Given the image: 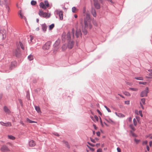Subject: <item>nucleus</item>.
Instances as JSON below:
<instances>
[{
  "label": "nucleus",
  "instance_id": "1",
  "mask_svg": "<svg viewBox=\"0 0 152 152\" xmlns=\"http://www.w3.org/2000/svg\"><path fill=\"white\" fill-rule=\"evenodd\" d=\"M83 14L84 16L83 24V23L82 19L80 23L82 26V32L85 35H86L87 33V28H89L91 29L92 28V25L91 23V20L89 13L88 12H86L85 7L83 8Z\"/></svg>",
  "mask_w": 152,
  "mask_h": 152
},
{
  "label": "nucleus",
  "instance_id": "2",
  "mask_svg": "<svg viewBox=\"0 0 152 152\" xmlns=\"http://www.w3.org/2000/svg\"><path fill=\"white\" fill-rule=\"evenodd\" d=\"M17 48L13 50V55L16 57H18L20 56V46L23 50H24V47L23 44L21 42H19L17 43Z\"/></svg>",
  "mask_w": 152,
  "mask_h": 152
},
{
  "label": "nucleus",
  "instance_id": "3",
  "mask_svg": "<svg viewBox=\"0 0 152 152\" xmlns=\"http://www.w3.org/2000/svg\"><path fill=\"white\" fill-rule=\"evenodd\" d=\"M74 33L75 30L74 28H72V29L71 31V34L70 32H68L67 34L66 35L65 33H63L62 35V41H64L65 39V37H66V39L67 40H69L72 37V38H74Z\"/></svg>",
  "mask_w": 152,
  "mask_h": 152
},
{
  "label": "nucleus",
  "instance_id": "4",
  "mask_svg": "<svg viewBox=\"0 0 152 152\" xmlns=\"http://www.w3.org/2000/svg\"><path fill=\"white\" fill-rule=\"evenodd\" d=\"M38 14L41 17H42L46 18H49L50 16V13L44 12L42 10H39Z\"/></svg>",
  "mask_w": 152,
  "mask_h": 152
},
{
  "label": "nucleus",
  "instance_id": "5",
  "mask_svg": "<svg viewBox=\"0 0 152 152\" xmlns=\"http://www.w3.org/2000/svg\"><path fill=\"white\" fill-rule=\"evenodd\" d=\"M148 91V88L146 87L145 90L142 92L140 94V96L143 97L144 96H147V94Z\"/></svg>",
  "mask_w": 152,
  "mask_h": 152
},
{
  "label": "nucleus",
  "instance_id": "6",
  "mask_svg": "<svg viewBox=\"0 0 152 152\" xmlns=\"http://www.w3.org/2000/svg\"><path fill=\"white\" fill-rule=\"evenodd\" d=\"M50 42H46L43 46L42 49L44 50H47L49 49L50 47Z\"/></svg>",
  "mask_w": 152,
  "mask_h": 152
},
{
  "label": "nucleus",
  "instance_id": "7",
  "mask_svg": "<svg viewBox=\"0 0 152 152\" xmlns=\"http://www.w3.org/2000/svg\"><path fill=\"white\" fill-rule=\"evenodd\" d=\"M94 5L96 8L99 9L100 8V6L98 0H93Z\"/></svg>",
  "mask_w": 152,
  "mask_h": 152
},
{
  "label": "nucleus",
  "instance_id": "8",
  "mask_svg": "<svg viewBox=\"0 0 152 152\" xmlns=\"http://www.w3.org/2000/svg\"><path fill=\"white\" fill-rule=\"evenodd\" d=\"M74 45V42L73 41H70L68 43L67 47L69 49H71L72 48Z\"/></svg>",
  "mask_w": 152,
  "mask_h": 152
},
{
  "label": "nucleus",
  "instance_id": "9",
  "mask_svg": "<svg viewBox=\"0 0 152 152\" xmlns=\"http://www.w3.org/2000/svg\"><path fill=\"white\" fill-rule=\"evenodd\" d=\"M56 13L57 15H58L60 19L62 20L63 19V12L61 11H57Z\"/></svg>",
  "mask_w": 152,
  "mask_h": 152
},
{
  "label": "nucleus",
  "instance_id": "10",
  "mask_svg": "<svg viewBox=\"0 0 152 152\" xmlns=\"http://www.w3.org/2000/svg\"><path fill=\"white\" fill-rule=\"evenodd\" d=\"M17 63L16 61H14L11 62L10 67V69H12L14 68L17 66Z\"/></svg>",
  "mask_w": 152,
  "mask_h": 152
},
{
  "label": "nucleus",
  "instance_id": "11",
  "mask_svg": "<svg viewBox=\"0 0 152 152\" xmlns=\"http://www.w3.org/2000/svg\"><path fill=\"white\" fill-rule=\"evenodd\" d=\"M81 33L80 29H77L76 31L75 35L77 37H78L81 35Z\"/></svg>",
  "mask_w": 152,
  "mask_h": 152
},
{
  "label": "nucleus",
  "instance_id": "12",
  "mask_svg": "<svg viewBox=\"0 0 152 152\" xmlns=\"http://www.w3.org/2000/svg\"><path fill=\"white\" fill-rule=\"evenodd\" d=\"M140 106L142 107V109H144V107L142 106L143 104H145V99L144 98L141 99V101L140 102Z\"/></svg>",
  "mask_w": 152,
  "mask_h": 152
},
{
  "label": "nucleus",
  "instance_id": "13",
  "mask_svg": "<svg viewBox=\"0 0 152 152\" xmlns=\"http://www.w3.org/2000/svg\"><path fill=\"white\" fill-rule=\"evenodd\" d=\"M40 7L44 9V10L46 9L47 7L45 6V4L43 2H41L39 5Z\"/></svg>",
  "mask_w": 152,
  "mask_h": 152
},
{
  "label": "nucleus",
  "instance_id": "14",
  "mask_svg": "<svg viewBox=\"0 0 152 152\" xmlns=\"http://www.w3.org/2000/svg\"><path fill=\"white\" fill-rule=\"evenodd\" d=\"M91 13L94 17H96V14L95 10V9L93 8H92L91 9Z\"/></svg>",
  "mask_w": 152,
  "mask_h": 152
},
{
  "label": "nucleus",
  "instance_id": "15",
  "mask_svg": "<svg viewBox=\"0 0 152 152\" xmlns=\"http://www.w3.org/2000/svg\"><path fill=\"white\" fill-rule=\"evenodd\" d=\"M29 146L33 147L35 146L36 144L35 142L33 140H31L29 142Z\"/></svg>",
  "mask_w": 152,
  "mask_h": 152
},
{
  "label": "nucleus",
  "instance_id": "16",
  "mask_svg": "<svg viewBox=\"0 0 152 152\" xmlns=\"http://www.w3.org/2000/svg\"><path fill=\"white\" fill-rule=\"evenodd\" d=\"M1 150L3 151H9V149L5 145L3 146L1 148Z\"/></svg>",
  "mask_w": 152,
  "mask_h": 152
},
{
  "label": "nucleus",
  "instance_id": "17",
  "mask_svg": "<svg viewBox=\"0 0 152 152\" xmlns=\"http://www.w3.org/2000/svg\"><path fill=\"white\" fill-rule=\"evenodd\" d=\"M133 121L134 125L135 126H136L137 124V121H138V118L137 117L136 118H134Z\"/></svg>",
  "mask_w": 152,
  "mask_h": 152
},
{
  "label": "nucleus",
  "instance_id": "18",
  "mask_svg": "<svg viewBox=\"0 0 152 152\" xmlns=\"http://www.w3.org/2000/svg\"><path fill=\"white\" fill-rule=\"evenodd\" d=\"M42 30L44 31H46L47 27L46 24H45L42 25Z\"/></svg>",
  "mask_w": 152,
  "mask_h": 152
},
{
  "label": "nucleus",
  "instance_id": "19",
  "mask_svg": "<svg viewBox=\"0 0 152 152\" xmlns=\"http://www.w3.org/2000/svg\"><path fill=\"white\" fill-rule=\"evenodd\" d=\"M35 109L37 112L39 113H41V112L40 108L39 106H35Z\"/></svg>",
  "mask_w": 152,
  "mask_h": 152
},
{
  "label": "nucleus",
  "instance_id": "20",
  "mask_svg": "<svg viewBox=\"0 0 152 152\" xmlns=\"http://www.w3.org/2000/svg\"><path fill=\"white\" fill-rule=\"evenodd\" d=\"M19 15L20 17L22 19H25V20H26V18L23 15V14L22 13L21 10L20 11L19 13Z\"/></svg>",
  "mask_w": 152,
  "mask_h": 152
},
{
  "label": "nucleus",
  "instance_id": "21",
  "mask_svg": "<svg viewBox=\"0 0 152 152\" xmlns=\"http://www.w3.org/2000/svg\"><path fill=\"white\" fill-rule=\"evenodd\" d=\"M4 110L5 112L7 113H10V110L8 109V108L6 106H5L4 107Z\"/></svg>",
  "mask_w": 152,
  "mask_h": 152
},
{
  "label": "nucleus",
  "instance_id": "22",
  "mask_svg": "<svg viewBox=\"0 0 152 152\" xmlns=\"http://www.w3.org/2000/svg\"><path fill=\"white\" fill-rule=\"evenodd\" d=\"M63 142L64 143V144H65L66 146L68 148H70V146H69L68 142H66L65 141H63Z\"/></svg>",
  "mask_w": 152,
  "mask_h": 152
},
{
  "label": "nucleus",
  "instance_id": "23",
  "mask_svg": "<svg viewBox=\"0 0 152 152\" xmlns=\"http://www.w3.org/2000/svg\"><path fill=\"white\" fill-rule=\"evenodd\" d=\"M67 45H63L62 47V50L63 51H64L67 48Z\"/></svg>",
  "mask_w": 152,
  "mask_h": 152
},
{
  "label": "nucleus",
  "instance_id": "24",
  "mask_svg": "<svg viewBox=\"0 0 152 152\" xmlns=\"http://www.w3.org/2000/svg\"><path fill=\"white\" fill-rule=\"evenodd\" d=\"M148 71L150 72V73L148 74L149 77H146L147 78H152V69L149 70Z\"/></svg>",
  "mask_w": 152,
  "mask_h": 152
},
{
  "label": "nucleus",
  "instance_id": "25",
  "mask_svg": "<svg viewBox=\"0 0 152 152\" xmlns=\"http://www.w3.org/2000/svg\"><path fill=\"white\" fill-rule=\"evenodd\" d=\"M116 114L119 117L123 118L125 117V115L124 114L121 113H119L117 114V113H116Z\"/></svg>",
  "mask_w": 152,
  "mask_h": 152
},
{
  "label": "nucleus",
  "instance_id": "26",
  "mask_svg": "<svg viewBox=\"0 0 152 152\" xmlns=\"http://www.w3.org/2000/svg\"><path fill=\"white\" fill-rule=\"evenodd\" d=\"M26 120L29 123H37V122H36L35 121L30 120V119H29V118H26Z\"/></svg>",
  "mask_w": 152,
  "mask_h": 152
},
{
  "label": "nucleus",
  "instance_id": "27",
  "mask_svg": "<svg viewBox=\"0 0 152 152\" xmlns=\"http://www.w3.org/2000/svg\"><path fill=\"white\" fill-rule=\"evenodd\" d=\"M129 90L134 91H137L138 89L137 88H129Z\"/></svg>",
  "mask_w": 152,
  "mask_h": 152
},
{
  "label": "nucleus",
  "instance_id": "28",
  "mask_svg": "<svg viewBox=\"0 0 152 152\" xmlns=\"http://www.w3.org/2000/svg\"><path fill=\"white\" fill-rule=\"evenodd\" d=\"M28 59L30 61L32 60L34 58L33 56L31 55H30L28 56Z\"/></svg>",
  "mask_w": 152,
  "mask_h": 152
},
{
  "label": "nucleus",
  "instance_id": "29",
  "mask_svg": "<svg viewBox=\"0 0 152 152\" xmlns=\"http://www.w3.org/2000/svg\"><path fill=\"white\" fill-rule=\"evenodd\" d=\"M45 5V6L47 7H49V4L47 1H44V3Z\"/></svg>",
  "mask_w": 152,
  "mask_h": 152
},
{
  "label": "nucleus",
  "instance_id": "30",
  "mask_svg": "<svg viewBox=\"0 0 152 152\" xmlns=\"http://www.w3.org/2000/svg\"><path fill=\"white\" fill-rule=\"evenodd\" d=\"M77 10V8L75 7H73L72 8V11L73 13L76 12V11Z\"/></svg>",
  "mask_w": 152,
  "mask_h": 152
},
{
  "label": "nucleus",
  "instance_id": "31",
  "mask_svg": "<svg viewBox=\"0 0 152 152\" xmlns=\"http://www.w3.org/2000/svg\"><path fill=\"white\" fill-rule=\"evenodd\" d=\"M31 5H35L37 4V2L34 0H32L31 2Z\"/></svg>",
  "mask_w": 152,
  "mask_h": 152
},
{
  "label": "nucleus",
  "instance_id": "32",
  "mask_svg": "<svg viewBox=\"0 0 152 152\" xmlns=\"http://www.w3.org/2000/svg\"><path fill=\"white\" fill-rule=\"evenodd\" d=\"M134 78L136 80H143V78L141 77H135Z\"/></svg>",
  "mask_w": 152,
  "mask_h": 152
},
{
  "label": "nucleus",
  "instance_id": "33",
  "mask_svg": "<svg viewBox=\"0 0 152 152\" xmlns=\"http://www.w3.org/2000/svg\"><path fill=\"white\" fill-rule=\"evenodd\" d=\"M54 27V24H52L49 26V29L50 30L52 29Z\"/></svg>",
  "mask_w": 152,
  "mask_h": 152
},
{
  "label": "nucleus",
  "instance_id": "34",
  "mask_svg": "<svg viewBox=\"0 0 152 152\" xmlns=\"http://www.w3.org/2000/svg\"><path fill=\"white\" fill-rule=\"evenodd\" d=\"M124 93L125 95L128 96H130L131 95L127 91H125Z\"/></svg>",
  "mask_w": 152,
  "mask_h": 152
},
{
  "label": "nucleus",
  "instance_id": "35",
  "mask_svg": "<svg viewBox=\"0 0 152 152\" xmlns=\"http://www.w3.org/2000/svg\"><path fill=\"white\" fill-rule=\"evenodd\" d=\"M5 126H12L10 122H8L6 123H5Z\"/></svg>",
  "mask_w": 152,
  "mask_h": 152
},
{
  "label": "nucleus",
  "instance_id": "36",
  "mask_svg": "<svg viewBox=\"0 0 152 152\" xmlns=\"http://www.w3.org/2000/svg\"><path fill=\"white\" fill-rule=\"evenodd\" d=\"M8 137L9 139L12 140H14L15 139V137L14 136H13L12 135H8Z\"/></svg>",
  "mask_w": 152,
  "mask_h": 152
},
{
  "label": "nucleus",
  "instance_id": "37",
  "mask_svg": "<svg viewBox=\"0 0 152 152\" xmlns=\"http://www.w3.org/2000/svg\"><path fill=\"white\" fill-rule=\"evenodd\" d=\"M6 9L7 11L9 13L10 11V7L7 5H6Z\"/></svg>",
  "mask_w": 152,
  "mask_h": 152
},
{
  "label": "nucleus",
  "instance_id": "38",
  "mask_svg": "<svg viewBox=\"0 0 152 152\" xmlns=\"http://www.w3.org/2000/svg\"><path fill=\"white\" fill-rule=\"evenodd\" d=\"M94 119H95V122H96V121H98L99 120V118L96 115H94Z\"/></svg>",
  "mask_w": 152,
  "mask_h": 152
},
{
  "label": "nucleus",
  "instance_id": "39",
  "mask_svg": "<svg viewBox=\"0 0 152 152\" xmlns=\"http://www.w3.org/2000/svg\"><path fill=\"white\" fill-rule=\"evenodd\" d=\"M60 42V41L59 40H58L56 41V42L55 43V44H54V45L56 46H56H57L58 45Z\"/></svg>",
  "mask_w": 152,
  "mask_h": 152
},
{
  "label": "nucleus",
  "instance_id": "40",
  "mask_svg": "<svg viewBox=\"0 0 152 152\" xmlns=\"http://www.w3.org/2000/svg\"><path fill=\"white\" fill-rule=\"evenodd\" d=\"M104 107L107 109V110L108 112L110 113L111 112V111L110 109L109 108H108L107 106H104Z\"/></svg>",
  "mask_w": 152,
  "mask_h": 152
},
{
  "label": "nucleus",
  "instance_id": "41",
  "mask_svg": "<svg viewBox=\"0 0 152 152\" xmlns=\"http://www.w3.org/2000/svg\"><path fill=\"white\" fill-rule=\"evenodd\" d=\"M87 146L89 148L90 150L92 151H94V149L91 148L90 146H88V145H87Z\"/></svg>",
  "mask_w": 152,
  "mask_h": 152
},
{
  "label": "nucleus",
  "instance_id": "42",
  "mask_svg": "<svg viewBox=\"0 0 152 152\" xmlns=\"http://www.w3.org/2000/svg\"><path fill=\"white\" fill-rule=\"evenodd\" d=\"M130 126L133 131H135V128L133 127V126L132 125H130Z\"/></svg>",
  "mask_w": 152,
  "mask_h": 152
},
{
  "label": "nucleus",
  "instance_id": "43",
  "mask_svg": "<svg viewBox=\"0 0 152 152\" xmlns=\"http://www.w3.org/2000/svg\"><path fill=\"white\" fill-rule=\"evenodd\" d=\"M135 142H136L137 144H138L140 141V140H137L136 139H135L134 140Z\"/></svg>",
  "mask_w": 152,
  "mask_h": 152
},
{
  "label": "nucleus",
  "instance_id": "44",
  "mask_svg": "<svg viewBox=\"0 0 152 152\" xmlns=\"http://www.w3.org/2000/svg\"><path fill=\"white\" fill-rule=\"evenodd\" d=\"M90 140H91V141L94 142V143H95L96 142V141H95V139H93L92 138H90Z\"/></svg>",
  "mask_w": 152,
  "mask_h": 152
},
{
  "label": "nucleus",
  "instance_id": "45",
  "mask_svg": "<svg viewBox=\"0 0 152 152\" xmlns=\"http://www.w3.org/2000/svg\"><path fill=\"white\" fill-rule=\"evenodd\" d=\"M139 115L142 117L143 115H142V111L141 110H140L139 111Z\"/></svg>",
  "mask_w": 152,
  "mask_h": 152
},
{
  "label": "nucleus",
  "instance_id": "46",
  "mask_svg": "<svg viewBox=\"0 0 152 152\" xmlns=\"http://www.w3.org/2000/svg\"><path fill=\"white\" fill-rule=\"evenodd\" d=\"M139 83L140 84H143V85H145L146 84V82H139Z\"/></svg>",
  "mask_w": 152,
  "mask_h": 152
},
{
  "label": "nucleus",
  "instance_id": "47",
  "mask_svg": "<svg viewBox=\"0 0 152 152\" xmlns=\"http://www.w3.org/2000/svg\"><path fill=\"white\" fill-rule=\"evenodd\" d=\"M147 143H148L147 141L146 140V141H143L142 144L143 145H146L147 144Z\"/></svg>",
  "mask_w": 152,
  "mask_h": 152
},
{
  "label": "nucleus",
  "instance_id": "48",
  "mask_svg": "<svg viewBox=\"0 0 152 152\" xmlns=\"http://www.w3.org/2000/svg\"><path fill=\"white\" fill-rule=\"evenodd\" d=\"M18 101H19V103L21 104V105H22L23 102L20 99H18Z\"/></svg>",
  "mask_w": 152,
  "mask_h": 152
},
{
  "label": "nucleus",
  "instance_id": "49",
  "mask_svg": "<svg viewBox=\"0 0 152 152\" xmlns=\"http://www.w3.org/2000/svg\"><path fill=\"white\" fill-rule=\"evenodd\" d=\"M125 103L126 104H129V101H125Z\"/></svg>",
  "mask_w": 152,
  "mask_h": 152
},
{
  "label": "nucleus",
  "instance_id": "50",
  "mask_svg": "<svg viewBox=\"0 0 152 152\" xmlns=\"http://www.w3.org/2000/svg\"><path fill=\"white\" fill-rule=\"evenodd\" d=\"M90 117L94 121V122H95V120L94 119V117L93 116H90Z\"/></svg>",
  "mask_w": 152,
  "mask_h": 152
},
{
  "label": "nucleus",
  "instance_id": "51",
  "mask_svg": "<svg viewBox=\"0 0 152 152\" xmlns=\"http://www.w3.org/2000/svg\"><path fill=\"white\" fill-rule=\"evenodd\" d=\"M117 149L118 152H121V150L119 148H117Z\"/></svg>",
  "mask_w": 152,
  "mask_h": 152
},
{
  "label": "nucleus",
  "instance_id": "52",
  "mask_svg": "<svg viewBox=\"0 0 152 152\" xmlns=\"http://www.w3.org/2000/svg\"><path fill=\"white\" fill-rule=\"evenodd\" d=\"M0 124L1 125H2V126H5V123H4V122H1Z\"/></svg>",
  "mask_w": 152,
  "mask_h": 152
},
{
  "label": "nucleus",
  "instance_id": "53",
  "mask_svg": "<svg viewBox=\"0 0 152 152\" xmlns=\"http://www.w3.org/2000/svg\"><path fill=\"white\" fill-rule=\"evenodd\" d=\"M30 41L31 42L32 41V40L33 39V37L32 35H30Z\"/></svg>",
  "mask_w": 152,
  "mask_h": 152
},
{
  "label": "nucleus",
  "instance_id": "54",
  "mask_svg": "<svg viewBox=\"0 0 152 152\" xmlns=\"http://www.w3.org/2000/svg\"><path fill=\"white\" fill-rule=\"evenodd\" d=\"M88 143L89 145H90L91 146H93V147H94L95 146V145H94V144H91V143L89 142H88Z\"/></svg>",
  "mask_w": 152,
  "mask_h": 152
},
{
  "label": "nucleus",
  "instance_id": "55",
  "mask_svg": "<svg viewBox=\"0 0 152 152\" xmlns=\"http://www.w3.org/2000/svg\"><path fill=\"white\" fill-rule=\"evenodd\" d=\"M96 134L98 136H100V132H97L96 133Z\"/></svg>",
  "mask_w": 152,
  "mask_h": 152
},
{
  "label": "nucleus",
  "instance_id": "56",
  "mask_svg": "<svg viewBox=\"0 0 152 152\" xmlns=\"http://www.w3.org/2000/svg\"><path fill=\"white\" fill-rule=\"evenodd\" d=\"M99 118H100V123H101V125H102V126H103V124L102 123V120H101V119L100 118V117Z\"/></svg>",
  "mask_w": 152,
  "mask_h": 152
},
{
  "label": "nucleus",
  "instance_id": "57",
  "mask_svg": "<svg viewBox=\"0 0 152 152\" xmlns=\"http://www.w3.org/2000/svg\"><path fill=\"white\" fill-rule=\"evenodd\" d=\"M102 150L101 149H99L97 150V152H102Z\"/></svg>",
  "mask_w": 152,
  "mask_h": 152
},
{
  "label": "nucleus",
  "instance_id": "58",
  "mask_svg": "<svg viewBox=\"0 0 152 152\" xmlns=\"http://www.w3.org/2000/svg\"><path fill=\"white\" fill-rule=\"evenodd\" d=\"M2 34V36H3V37H2V40H4V39H5V38H6V35H5V36H4V34Z\"/></svg>",
  "mask_w": 152,
  "mask_h": 152
},
{
  "label": "nucleus",
  "instance_id": "59",
  "mask_svg": "<svg viewBox=\"0 0 152 152\" xmlns=\"http://www.w3.org/2000/svg\"><path fill=\"white\" fill-rule=\"evenodd\" d=\"M93 126H94V129L96 130L97 129V127H96V126L94 124L93 125Z\"/></svg>",
  "mask_w": 152,
  "mask_h": 152
},
{
  "label": "nucleus",
  "instance_id": "60",
  "mask_svg": "<svg viewBox=\"0 0 152 152\" xmlns=\"http://www.w3.org/2000/svg\"><path fill=\"white\" fill-rule=\"evenodd\" d=\"M55 135L56 136H59V134L57 133H54V134H53Z\"/></svg>",
  "mask_w": 152,
  "mask_h": 152
},
{
  "label": "nucleus",
  "instance_id": "61",
  "mask_svg": "<svg viewBox=\"0 0 152 152\" xmlns=\"http://www.w3.org/2000/svg\"><path fill=\"white\" fill-rule=\"evenodd\" d=\"M149 145L150 146H151L152 145V141H150L149 142Z\"/></svg>",
  "mask_w": 152,
  "mask_h": 152
},
{
  "label": "nucleus",
  "instance_id": "62",
  "mask_svg": "<svg viewBox=\"0 0 152 152\" xmlns=\"http://www.w3.org/2000/svg\"><path fill=\"white\" fill-rule=\"evenodd\" d=\"M146 148L148 151H149V148L148 145L146 146Z\"/></svg>",
  "mask_w": 152,
  "mask_h": 152
},
{
  "label": "nucleus",
  "instance_id": "63",
  "mask_svg": "<svg viewBox=\"0 0 152 152\" xmlns=\"http://www.w3.org/2000/svg\"><path fill=\"white\" fill-rule=\"evenodd\" d=\"M132 121V118L131 117H130L129 118V122H131Z\"/></svg>",
  "mask_w": 152,
  "mask_h": 152
},
{
  "label": "nucleus",
  "instance_id": "64",
  "mask_svg": "<svg viewBox=\"0 0 152 152\" xmlns=\"http://www.w3.org/2000/svg\"><path fill=\"white\" fill-rule=\"evenodd\" d=\"M20 123L23 126H24V123L23 122V121H20Z\"/></svg>",
  "mask_w": 152,
  "mask_h": 152
}]
</instances>
